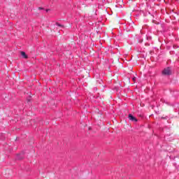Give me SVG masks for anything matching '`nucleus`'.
Wrapping results in <instances>:
<instances>
[{
	"instance_id": "nucleus-1",
	"label": "nucleus",
	"mask_w": 179,
	"mask_h": 179,
	"mask_svg": "<svg viewBox=\"0 0 179 179\" xmlns=\"http://www.w3.org/2000/svg\"><path fill=\"white\" fill-rule=\"evenodd\" d=\"M150 76L151 77V79H153L156 78L157 75V69L156 68H151L149 71Z\"/></svg>"
},
{
	"instance_id": "nucleus-2",
	"label": "nucleus",
	"mask_w": 179,
	"mask_h": 179,
	"mask_svg": "<svg viewBox=\"0 0 179 179\" xmlns=\"http://www.w3.org/2000/svg\"><path fill=\"white\" fill-rule=\"evenodd\" d=\"M162 73L163 75H171V69L170 67H168L162 71Z\"/></svg>"
},
{
	"instance_id": "nucleus-3",
	"label": "nucleus",
	"mask_w": 179,
	"mask_h": 179,
	"mask_svg": "<svg viewBox=\"0 0 179 179\" xmlns=\"http://www.w3.org/2000/svg\"><path fill=\"white\" fill-rule=\"evenodd\" d=\"M129 119L130 120V121H134L135 122L138 121V120H136V117H134V115H132L131 114L129 115Z\"/></svg>"
},
{
	"instance_id": "nucleus-4",
	"label": "nucleus",
	"mask_w": 179,
	"mask_h": 179,
	"mask_svg": "<svg viewBox=\"0 0 179 179\" xmlns=\"http://www.w3.org/2000/svg\"><path fill=\"white\" fill-rule=\"evenodd\" d=\"M16 159L17 160H22V159H23V155L22 154H17V157H16Z\"/></svg>"
},
{
	"instance_id": "nucleus-5",
	"label": "nucleus",
	"mask_w": 179,
	"mask_h": 179,
	"mask_svg": "<svg viewBox=\"0 0 179 179\" xmlns=\"http://www.w3.org/2000/svg\"><path fill=\"white\" fill-rule=\"evenodd\" d=\"M21 55L22 57H23L24 58H27V55H26V52H21Z\"/></svg>"
},
{
	"instance_id": "nucleus-6",
	"label": "nucleus",
	"mask_w": 179,
	"mask_h": 179,
	"mask_svg": "<svg viewBox=\"0 0 179 179\" xmlns=\"http://www.w3.org/2000/svg\"><path fill=\"white\" fill-rule=\"evenodd\" d=\"M95 99H96L97 101H100V100L101 99V98L99 96L95 97Z\"/></svg>"
},
{
	"instance_id": "nucleus-7",
	"label": "nucleus",
	"mask_w": 179,
	"mask_h": 179,
	"mask_svg": "<svg viewBox=\"0 0 179 179\" xmlns=\"http://www.w3.org/2000/svg\"><path fill=\"white\" fill-rule=\"evenodd\" d=\"M56 26H58L59 27H62V24H61L58 22L56 23Z\"/></svg>"
},
{
	"instance_id": "nucleus-8",
	"label": "nucleus",
	"mask_w": 179,
	"mask_h": 179,
	"mask_svg": "<svg viewBox=\"0 0 179 179\" xmlns=\"http://www.w3.org/2000/svg\"><path fill=\"white\" fill-rule=\"evenodd\" d=\"M152 23H155V24H157V21H156V20H152Z\"/></svg>"
},
{
	"instance_id": "nucleus-9",
	"label": "nucleus",
	"mask_w": 179,
	"mask_h": 179,
	"mask_svg": "<svg viewBox=\"0 0 179 179\" xmlns=\"http://www.w3.org/2000/svg\"><path fill=\"white\" fill-rule=\"evenodd\" d=\"M132 80L135 83L136 82V77H133Z\"/></svg>"
},
{
	"instance_id": "nucleus-10",
	"label": "nucleus",
	"mask_w": 179,
	"mask_h": 179,
	"mask_svg": "<svg viewBox=\"0 0 179 179\" xmlns=\"http://www.w3.org/2000/svg\"><path fill=\"white\" fill-rule=\"evenodd\" d=\"M94 90H97V88L95 87Z\"/></svg>"
},
{
	"instance_id": "nucleus-11",
	"label": "nucleus",
	"mask_w": 179,
	"mask_h": 179,
	"mask_svg": "<svg viewBox=\"0 0 179 179\" xmlns=\"http://www.w3.org/2000/svg\"><path fill=\"white\" fill-rule=\"evenodd\" d=\"M46 12H48V10H46Z\"/></svg>"
},
{
	"instance_id": "nucleus-12",
	"label": "nucleus",
	"mask_w": 179,
	"mask_h": 179,
	"mask_svg": "<svg viewBox=\"0 0 179 179\" xmlns=\"http://www.w3.org/2000/svg\"><path fill=\"white\" fill-rule=\"evenodd\" d=\"M39 9H43V8H39Z\"/></svg>"
}]
</instances>
